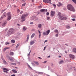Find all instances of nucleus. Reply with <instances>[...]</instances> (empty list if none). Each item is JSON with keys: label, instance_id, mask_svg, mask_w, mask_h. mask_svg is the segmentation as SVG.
Here are the masks:
<instances>
[{"label": "nucleus", "instance_id": "obj_1", "mask_svg": "<svg viewBox=\"0 0 76 76\" xmlns=\"http://www.w3.org/2000/svg\"><path fill=\"white\" fill-rule=\"evenodd\" d=\"M67 8L69 10L72 11V12H75V10L74 9V8L73 6L71 4H68L67 6Z\"/></svg>", "mask_w": 76, "mask_h": 76}, {"label": "nucleus", "instance_id": "obj_2", "mask_svg": "<svg viewBox=\"0 0 76 76\" xmlns=\"http://www.w3.org/2000/svg\"><path fill=\"white\" fill-rule=\"evenodd\" d=\"M28 14H23L21 17V22H23L25 21V20H26L25 17H26V16H28Z\"/></svg>", "mask_w": 76, "mask_h": 76}, {"label": "nucleus", "instance_id": "obj_3", "mask_svg": "<svg viewBox=\"0 0 76 76\" xmlns=\"http://www.w3.org/2000/svg\"><path fill=\"white\" fill-rule=\"evenodd\" d=\"M13 32V29L11 28L9 29V31L8 32V34L9 35H11V34H12Z\"/></svg>", "mask_w": 76, "mask_h": 76}, {"label": "nucleus", "instance_id": "obj_4", "mask_svg": "<svg viewBox=\"0 0 76 76\" xmlns=\"http://www.w3.org/2000/svg\"><path fill=\"white\" fill-rule=\"evenodd\" d=\"M8 17L7 19V20L9 21L11 19V14H10V12H8L7 13Z\"/></svg>", "mask_w": 76, "mask_h": 76}, {"label": "nucleus", "instance_id": "obj_5", "mask_svg": "<svg viewBox=\"0 0 76 76\" xmlns=\"http://www.w3.org/2000/svg\"><path fill=\"white\" fill-rule=\"evenodd\" d=\"M50 30H48L45 32H43V34L44 35H48L50 34Z\"/></svg>", "mask_w": 76, "mask_h": 76}, {"label": "nucleus", "instance_id": "obj_6", "mask_svg": "<svg viewBox=\"0 0 76 76\" xmlns=\"http://www.w3.org/2000/svg\"><path fill=\"white\" fill-rule=\"evenodd\" d=\"M6 15H7V14L6 12H4L2 16L0 18V20H2L3 19V18H4V17H6Z\"/></svg>", "mask_w": 76, "mask_h": 76}, {"label": "nucleus", "instance_id": "obj_7", "mask_svg": "<svg viewBox=\"0 0 76 76\" xmlns=\"http://www.w3.org/2000/svg\"><path fill=\"white\" fill-rule=\"evenodd\" d=\"M60 19L61 20H66L67 19V17L66 16L65 17H63V16L61 18L60 17Z\"/></svg>", "mask_w": 76, "mask_h": 76}, {"label": "nucleus", "instance_id": "obj_8", "mask_svg": "<svg viewBox=\"0 0 76 76\" xmlns=\"http://www.w3.org/2000/svg\"><path fill=\"white\" fill-rule=\"evenodd\" d=\"M54 15H55V12L54 11H52L51 12V16L53 17L54 16Z\"/></svg>", "mask_w": 76, "mask_h": 76}, {"label": "nucleus", "instance_id": "obj_9", "mask_svg": "<svg viewBox=\"0 0 76 76\" xmlns=\"http://www.w3.org/2000/svg\"><path fill=\"white\" fill-rule=\"evenodd\" d=\"M57 16H58L59 18L60 19V18H62L63 16V15L61 14V13L60 12L58 13Z\"/></svg>", "mask_w": 76, "mask_h": 76}, {"label": "nucleus", "instance_id": "obj_10", "mask_svg": "<svg viewBox=\"0 0 76 76\" xmlns=\"http://www.w3.org/2000/svg\"><path fill=\"white\" fill-rule=\"evenodd\" d=\"M3 69L4 70V73H8V72L7 71H9V69L6 68H4Z\"/></svg>", "mask_w": 76, "mask_h": 76}, {"label": "nucleus", "instance_id": "obj_11", "mask_svg": "<svg viewBox=\"0 0 76 76\" xmlns=\"http://www.w3.org/2000/svg\"><path fill=\"white\" fill-rule=\"evenodd\" d=\"M7 24V21H4L3 23L2 24V27H4L5 26H6V25Z\"/></svg>", "mask_w": 76, "mask_h": 76}, {"label": "nucleus", "instance_id": "obj_12", "mask_svg": "<svg viewBox=\"0 0 76 76\" xmlns=\"http://www.w3.org/2000/svg\"><path fill=\"white\" fill-rule=\"evenodd\" d=\"M69 56L71 58H72V60L75 59V56H74L73 55H72V54H69Z\"/></svg>", "mask_w": 76, "mask_h": 76}, {"label": "nucleus", "instance_id": "obj_13", "mask_svg": "<svg viewBox=\"0 0 76 76\" xmlns=\"http://www.w3.org/2000/svg\"><path fill=\"white\" fill-rule=\"evenodd\" d=\"M58 4H59V5H58V4H57V5L58 7H60V6H61V5H63L62 4H61V2H59L58 3Z\"/></svg>", "mask_w": 76, "mask_h": 76}, {"label": "nucleus", "instance_id": "obj_14", "mask_svg": "<svg viewBox=\"0 0 76 76\" xmlns=\"http://www.w3.org/2000/svg\"><path fill=\"white\" fill-rule=\"evenodd\" d=\"M10 49V48L9 47H7V48H4L3 49V51H6L7 49Z\"/></svg>", "mask_w": 76, "mask_h": 76}, {"label": "nucleus", "instance_id": "obj_15", "mask_svg": "<svg viewBox=\"0 0 76 76\" xmlns=\"http://www.w3.org/2000/svg\"><path fill=\"white\" fill-rule=\"evenodd\" d=\"M34 43H35V42L34 41H32L30 42V44L32 45H33Z\"/></svg>", "mask_w": 76, "mask_h": 76}, {"label": "nucleus", "instance_id": "obj_16", "mask_svg": "<svg viewBox=\"0 0 76 76\" xmlns=\"http://www.w3.org/2000/svg\"><path fill=\"white\" fill-rule=\"evenodd\" d=\"M42 26V25L41 24H39L38 25V28H41Z\"/></svg>", "mask_w": 76, "mask_h": 76}, {"label": "nucleus", "instance_id": "obj_17", "mask_svg": "<svg viewBox=\"0 0 76 76\" xmlns=\"http://www.w3.org/2000/svg\"><path fill=\"white\" fill-rule=\"evenodd\" d=\"M12 72L14 73H17V71H16V70L15 69H12Z\"/></svg>", "mask_w": 76, "mask_h": 76}, {"label": "nucleus", "instance_id": "obj_18", "mask_svg": "<svg viewBox=\"0 0 76 76\" xmlns=\"http://www.w3.org/2000/svg\"><path fill=\"white\" fill-rule=\"evenodd\" d=\"M73 52L76 53V48H73Z\"/></svg>", "mask_w": 76, "mask_h": 76}, {"label": "nucleus", "instance_id": "obj_19", "mask_svg": "<svg viewBox=\"0 0 76 76\" xmlns=\"http://www.w3.org/2000/svg\"><path fill=\"white\" fill-rule=\"evenodd\" d=\"M35 33H33L32 34V35L31 36V38H33V37H34V36H35Z\"/></svg>", "mask_w": 76, "mask_h": 76}, {"label": "nucleus", "instance_id": "obj_20", "mask_svg": "<svg viewBox=\"0 0 76 76\" xmlns=\"http://www.w3.org/2000/svg\"><path fill=\"white\" fill-rule=\"evenodd\" d=\"M47 3H51V0H47Z\"/></svg>", "mask_w": 76, "mask_h": 76}, {"label": "nucleus", "instance_id": "obj_21", "mask_svg": "<svg viewBox=\"0 0 76 76\" xmlns=\"http://www.w3.org/2000/svg\"><path fill=\"white\" fill-rule=\"evenodd\" d=\"M40 11L41 12H45V9H42L40 10Z\"/></svg>", "mask_w": 76, "mask_h": 76}, {"label": "nucleus", "instance_id": "obj_22", "mask_svg": "<svg viewBox=\"0 0 76 76\" xmlns=\"http://www.w3.org/2000/svg\"><path fill=\"white\" fill-rule=\"evenodd\" d=\"M8 59H9V60H13L11 58L9 57V56H8Z\"/></svg>", "mask_w": 76, "mask_h": 76}, {"label": "nucleus", "instance_id": "obj_23", "mask_svg": "<svg viewBox=\"0 0 76 76\" xmlns=\"http://www.w3.org/2000/svg\"><path fill=\"white\" fill-rule=\"evenodd\" d=\"M10 54L11 55V56H13V54H14V53H13V52H11L10 53Z\"/></svg>", "mask_w": 76, "mask_h": 76}, {"label": "nucleus", "instance_id": "obj_24", "mask_svg": "<svg viewBox=\"0 0 76 76\" xmlns=\"http://www.w3.org/2000/svg\"><path fill=\"white\" fill-rule=\"evenodd\" d=\"M3 63L4 64H8L7 63V62H6V61L5 60L3 61Z\"/></svg>", "mask_w": 76, "mask_h": 76}, {"label": "nucleus", "instance_id": "obj_25", "mask_svg": "<svg viewBox=\"0 0 76 76\" xmlns=\"http://www.w3.org/2000/svg\"><path fill=\"white\" fill-rule=\"evenodd\" d=\"M23 30L24 31H26V29H27V28H25V27H24L23 28Z\"/></svg>", "mask_w": 76, "mask_h": 76}, {"label": "nucleus", "instance_id": "obj_26", "mask_svg": "<svg viewBox=\"0 0 76 76\" xmlns=\"http://www.w3.org/2000/svg\"><path fill=\"white\" fill-rule=\"evenodd\" d=\"M29 35H28L27 36V41H28V39H29Z\"/></svg>", "mask_w": 76, "mask_h": 76}, {"label": "nucleus", "instance_id": "obj_27", "mask_svg": "<svg viewBox=\"0 0 76 76\" xmlns=\"http://www.w3.org/2000/svg\"><path fill=\"white\" fill-rule=\"evenodd\" d=\"M11 42L12 43H15V41L14 40H11Z\"/></svg>", "mask_w": 76, "mask_h": 76}, {"label": "nucleus", "instance_id": "obj_28", "mask_svg": "<svg viewBox=\"0 0 76 76\" xmlns=\"http://www.w3.org/2000/svg\"><path fill=\"white\" fill-rule=\"evenodd\" d=\"M54 32H56V33H58V30L56 29L55 30Z\"/></svg>", "mask_w": 76, "mask_h": 76}, {"label": "nucleus", "instance_id": "obj_29", "mask_svg": "<svg viewBox=\"0 0 76 76\" xmlns=\"http://www.w3.org/2000/svg\"><path fill=\"white\" fill-rule=\"evenodd\" d=\"M35 64H37V65H39V64L38 63V62H34Z\"/></svg>", "mask_w": 76, "mask_h": 76}, {"label": "nucleus", "instance_id": "obj_30", "mask_svg": "<svg viewBox=\"0 0 76 76\" xmlns=\"http://www.w3.org/2000/svg\"><path fill=\"white\" fill-rule=\"evenodd\" d=\"M43 1L44 3H47V0H43Z\"/></svg>", "mask_w": 76, "mask_h": 76}, {"label": "nucleus", "instance_id": "obj_31", "mask_svg": "<svg viewBox=\"0 0 76 76\" xmlns=\"http://www.w3.org/2000/svg\"><path fill=\"white\" fill-rule=\"evenodd\" d=\"M72 1L76 4V0H72Z\"/></svg>", "mask_w": 76, "mask_h": 76}, {"label": "nucleus", "instance_id": "obj_32", "mask_svg": "<svg viewBox=\"0 0 76 76\" xmlns=\"http://www.w3.org/2000/svg\"><path fill=\"white\" fill-rule=\"evenodd\" d=\"M50 17H48L47 18V20H50Z\"/></svg>", "mask_w": 76, "mask_h": 76}, {"label": "nucleus", "instance_id": "obj_33", "mask_svg": "<svg viewBox=\"0 0 76 76\" xmlns=\"http://www.w3.org/2000/svg\"><path fill=\"white\" fill-rule=\"evenodd\" d=\"M19 45H20V44L19 43L17 44V45L16 46V48H18V47H19Z\"/></svg>", "mask_w": 76, "mask_h": 76}, {"label": "nucleus", "instance_id": "obj_34", "mask_svg": "<svg viewBox=\"0 0 76 76\" xmlns=\"http://www.w3.org/2000/svg\"><path fill=\"white\" fill-rule=\"evenodd\" d=\"M63 61H61L59 62V64H61V63H63Z\"/></svg>", "mask_w": 76, "mask_h": 76}, {"label": "nucleus", "instance_id": "obj_35", "mask_svg": "<svg viewBox=\"0 0 76 76\" xmlns=\"http://www.w3.org/2000/svg\"><path fill=\"white\" fill-rule=\"evenodd\" d=\"M53 6L54 7V8H55V7H56V5L55 4H53Z\"/></svg>", "mask_w": 76, "mask_h": 76}, {"label": "nucleus", "instance_id": "obj_36", "mask_svg": "<svg viewBox=\"0 0 76 76\" xmlns=\"http://www.w3.org/2000/svg\"><path fill=\"white\" fill-rule=\"evenodd\" d=\"M12 65H15V66L16 65V63H12L11 64Z\"/></svg>", "mask_w": 76, "mask_h": 76}, {"label": "nucleus", "instance_id": "obj_37", "mask_svg": "<svg viewBox=\"0 0 76 76\" xmlns=\"http://www.w3.org/2000/svg\"><path fill=\"white\" fill-rule=\"evenodd\" d=\"M66 28H67V29H69V28H70V26H66Z\"/></svg>", "mask_w": 76, "mask_h": 76}, {"label": "nucleus", "instance_id": "obj_38", "mask_svg": "<svg viewBox=\"0 0 76 76\" xmlns=\"http://www.w3.org/2000/svg\"><path fill=\"white\" fill-rule=\"evenodd\" d=\"M72 18H75L76 17V15H73L72 16Z\"/></svg>", "mask_w": 76, "mask_h": 76}, {"label": "nucleus", "instance_id": "obj_39", "mask_svg": "<svg viewBox=\"0 0 76 76\" xmlns=\"http://www.w3.org/2000/svg\"><path fill=\"white\" fill-rule=\"evenodd\" d=\"M17 12L18 13H19V12H20V10H19V9H18L17 10Z\"/></svg>", "mask_w": 76, "mask_h": 76}, {"label": "nucleus", "instance_id": "obj_40", "mask_svg": "<svg viewBox=\"0 0 76 76\" xmlns=\"http://www.w3.org/2000/svg\"><path fill=\"white\" fill-rule=\"evenodd\" d=\"M31 51L30 50V52H29V54H28V56H30V54L31 53Z\"/></svg>", "mask_w": 76, "mask_h": 76}, {"label": "nucleus", "instance_id": "obj_41", "mask_svg": "<svg viewBox=\"0 0 76 76\" xmlns=\"http://www.w3.org/2000/svg\"><path fill=\"white\" fill-rule=\"evenodd\" d=\"M26 4V3H24V4H22V6H25Z\"/></svg>", "mask_w": 76, "mask_h": 76}, {"label": "nucleus", "instance_id": "obj_42", "mask_svg": "<svg viewBox=\"0 0 76 76\" xmlns=\"http://www.w3.org/2000/svg\"><path fill=\"white\" fill-rule=\"evenodd\" d=\"M46 15H47L48 16V15H50V14H49V12H47L46 13Z\"/></svg>", "mask_w": 76, "mask_h": 76}, {"label": "nucleus", "instance_id": "obj_43", "mask_svg": "<svg viewBox=\"0 0 76 76\" xmlns=\"http://www.w3.org/2000/svg\"><path fill=\"white\" fill-rule=\"evenodd\" d=\"M72 20H73V21H75V18H73L72 19Z\"/></svg>", "mask_w": 76, "mask_h": 76}, {"label": "nucleus", "instance_id": "obj_44", "mask_svg": "<svg viewBox=\"0 0 76 76\" xmlns=\"http://www.w3.org/2000/svg\"><path fill=\"white\" fill-rule=\"evenodd\" d=\"M39 8V9H41V8H42V7L41 6H39L38 7Z\"/></svg>", "mask_w": 76, "mask_h": 76}, {"label": "nucleus", "instance_id": "obj_45", "mask_svg": "<svg viewBox=\"0 0 76 76\" xmlns=\"http://www.w3.org/2000/svg\"><path fill=\"white\" fill-rule=\"evenodd\" d=\"M58 36V34H56V37H57Z\"/></svg>", "mask_w": 76, "mask_h": 76}, {"label": "nucleus", "instance_id": "obj_46", "mask_svg": "<svg viewBox=\"0 0 76 76\" xmlns=\"http://www.w3.org/2000/svg\"><path fill=\"white\" fill-rule=\"evenodd\" d=\"M7 44L8 45H9V42H7L6 43V45H7Z\"/></svg>", "mask_w": 76, "mask_h": 76}, {"label": "nucleus", "instance_id": "obj_47", "mask_svg": "<svg viewBox=\"0 0 76 76\" xmlns=\"http://www.w3.org/2000/svg\"><path fill=\"white\" fill-rule=\"evenodd\" d=\"M14 7H17V6H16V5H14Z\"/></svg>", "mask_w": 76, "mask_h": 76}, {"label": "nucleus", "instance_id": "obj_48", "mask_svg": "<svg viewBox=\"0 0 76 76\" xmlns=\"http://www.w3.org/2000/svg\"><path fill=\"white\" fill-rule=\"evenodd\" d=\"M46 48V46L44 48V49H43V50H45V49Z\"/></svg>", "mask_w": 76, "mask_h": 76}, {"label": "nucleus", "instance_id": "obj_49", "mask_svg": "<svg viewBox=\"0 0 76 76\" xmlns=\"http://www.w3.org/2000/svg\"><path fill=\"white\" fill-rule=\"evenodd\" d=\"M41 34H39V38H40L41 37Z\"/></svg>", "mask_w": 76, "mask_h": 76}, {"label": "nucleus", "instance_id": "obj_50", "mask_svg": "<svg viewBox=\"0 0 76 76\" xmlns=\"http://www.w3.org/2000/svg\"><path fill=\"white\" fill-rule=\"evenodd\" d=\"M23 11H21L20 12V14H22V13H23Z\"/></svg>", "mask_w": 76, "mask_h": 76}, {"label": "nucleus", "instance_id": "obj_51", "mask_svg": "<svg viewBox=\"0 0 76 76\" xmlns=\"http://www.w3.org/2000/svg\"><path fill=\"white\" fill-rule=\"evenodd\" d=\"M28 67H29V68H31V67L30 66H29V65H28Z\"/></svg>", "mask_w": 76, "mask_h": 76}, {"label": "nucleus", "instance_id": "obj_52", "mask_svg": "<svg viewBox=\"0 0 76 76\" xmlns=\"http://www.w3.org/2000/svg\"><path fill=\"white\" fill-rule=\"evenodd\" d=\"M30 24H31V25H32V24H33V22H31V23H30Z\"/></svg>", "mask_w": 76, "mask_h": 76}, {"label": "nucleus", "instance_id": "obj_53", "mask_svg": "<svg viewBox=\"0 0 76 76\" xmlns=\"http://www.w3.org/2000/svg\"><path fill=\"white\" fill-rule=\"evenodd\" d=\"M47 62V61H45L43 63H46Z\"/></svg>", "mask_w": 76, "mask_h": 76}, {"label": "nucleus", "instance_id": "obj_54", "mask_svg": "<svg viewBox=\"0 0 76 76\" xmlns=\"http://www.w3.org/2000/svg\"><path fill=\"white\" fill-rule=\"evenodd\" d=\"M1 23H2L0 21V25H1Z\"/></svg>", "mask_w": 76, "mask_h": 76}, {"label": "nucleus", "instance_id": "obj_55", "mask_svg": "<svg viewBox=\"0 0 76 76\" xmlns=\"http://www.w3.org/2000/svg\"><path fill=\"white\" fill-rule=\"evenodd\" d=\"M38 31L39 34H41V32H40V31H39V30H38Z\"/></svg>", "mask_w": 76, "mask_h": 76}, {"label": "nucleus", "instance_id": "obj_56", "mask_svg": "<svg viewBox=\"0 0 76 76\" xmlns=\"http://www.w3.org/2000/svg\"><path fill=\"white\" fill-rule=\"evenodd\" d=\"M65 53H67V51H65Z\"/></svg>", "mask_w": 76, "mask_h": 76}, {"label": "nucleus", "instance_id": "obj_57", "mask_svg": "<svg viewBox=\"0 0 76 76\" xmlns=\"http://www.w3.org/2000/svg\"><path fill=\"white\" fill-rule=\"evenodd\" d=\"M46 42H47V40H45L44 42V43Z\"/></svg>", "mask_w": 76, "mask_h": 76}, {"label": "nucleus", "instance_id": "obj_58", "mask_svg": "<svg viewBox=\"0 0 76 76\" xmlns=\"http://www.w3.org/2000/svg\"><path fill=\"white\" fill-rule=\"evenodd\" d=\"M12 76H15V75H11Z\"/></svg>", "mask_w": 76, "mask_h": 76}, {"label": "nucleus", "instance_id": "obj_59", "mask_svg": "<svg viewBox=\"0 0 76 76\" xmlns=\"http://www.w3.org/2000/svg\"><path fill=\"white\" fill-rule=\"evenodd\" d=\"M31 64H33V65H34V63H32Z\"/></svg>", "mask_w": 76, "mask_h": 76}, {"label": "nucleus", "instance_id": "obj_60", "mask_svg": "<svg viewBox=\"0 0 76 76\" xmlns=\"http://www.w3.org/2000/svg\"><path fill=\"white\" fill-rule=\"evenodd\" d=\"M17 25H18V26H20V24H18Z\"/></svg>", "mask_w": 76, "mask_h": 76}, {"label": "nucleus", "instance_id": "obj_61", "mask_svg": "<svg viewBox=\"0 0 76 76\" xmlns=\"http://www.w3.org/2000/svg\"><path fill=\"white\" fill-rule=\"evenodd\" d=\"M47 9H46V10H45V12H47Z\"/></svg>", "mask_w": 76, "mask_h": 76}, {"label": "nucleus", "instance_id": "obj_62", "mask_svg": "<svg viewBox=\"0 0 76 76\" xmlns=\"http://www.w3.org/2000/svg\"><path fill=\"white\" fill-rule=\"evenodd\" d=\"M31 1L32 2H34V0H32Z\"/></svg>", "mask_w": 76, "mask_h": 76}, {"label": "nucleus", "instance_id": "obj_63", "mask_svg": "<svg viewBox=\"0 0 76 76\" xmlns=\"http://www.w3.org/2000/svg\"><path fill=\"white\" fill-rule=\"evenodd\" d=\"M58 57L60 58L61 57V56H59Z\"/></svg>", "mask_w": 76, "mask_h": 76}, {"label": "nucleus", "instance_id": "obj_64", "mask_svg": "<svg viewBox=\"0 0 76 76\" xmlns=\"http://www.w3.org/2000/svg\"><path fill=\"white\" fill-rule=\"evenodd\" d=\"M38 58H39L41 59V57H39Z\"/></svg>", "mask_w": 76, "mask_h": 76}]
</instances>
